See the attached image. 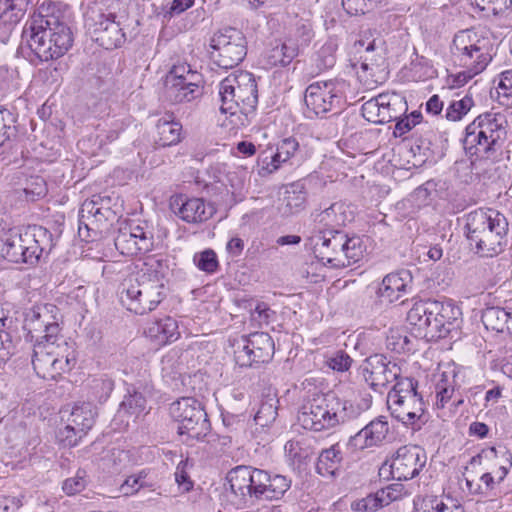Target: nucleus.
<instances>
[{
    "label": "nucleus",
    "mask_w": 512,
    "mask_h": 512,
    "mask_svg": "<svg viewBox=\"0 0 512 512\" xmlns=\"http://www.w3.org/2000/svg\"><path fill=\"white\" fill-rule=\"evenodd\" d=\"M23 329L33 342L32 365L44 380H59L78 361L76 348L62 339L59 309L50 303L32 306L24 316Z\"/></svg>",
    "instance_id": "f257e3e1"
},
{
    "label": "nucleus",
    "mask_w": 512,
    "mask_h": 512,
    "mask_svg": "<svg viewBox=\"0 0 512 512\" xmlns=\"http://www.w3.org/2000/svg\"><path fill=\"white\" fill-rule=\"evenodd\" d=\"M22 45H26L41 61L62 57L72 47L73 33L60 20L57 5L45 0L30 17L22 30Z\"/></svg>",
    "instance_id": "f03ea898"
},
{
    "label": "nucleus",
    "mask_w": 512,
    "mask_h": 512,
    "mask_svg": "<svg viewBox=\"0 0 512 512\" xmlns=\"http://www.w3.org/2000/svg\"><path fill=\"white\" fill-rule=\"evenodd\" d=\"M220 111L230 114L238 127L250 125L258 103V88L254 75L247 71L233 73L219 83Z\"/></svg>",
    "instance_id": "7ed1b4c3"
},
{
    "label": "nucleus",
    "mask_w": 512,
    "mask_h": 512,
    "mask_svg": "<svg viewBox=\"0 0 512 512\" xmlns=\"http://www.w3.org/2000/svg\"><path fill=\"white\" fill-rule=\"evenodd\" d=\"M466 236L476 252L484 257L499 254L507 242L508 221L497 210L479 208L466 216Z\"/></svg>",
    "instance_id": "20e7f679"
},
{
    "label": "nucleus",
    "mask_w": 512,
    "mask_h": 512,
    "mask_svg": "<svg viewBox=\"0 0 512 512\" xmlns=\"http://www.w3.org/2000/svg\"><path fill=\"white\" fill-rule=\"evenodd\" d=\"M507 133L508 120L504 113L485 112L467 125L463 145L470 155L494 159L501 152Z\"/></svg>",
    "instance_id": "39448f33"
},
{
    "label": "nucleus",
    "mask_w": 512,
    "mask_h": 512,
    "mask_svg": "<svg viewBox=\"0 0 512 512\" xmlns=\"http://www.w3.org/2000/svg\"><path fill=\"white\" fill-rule=\"evenodd\" d=\"M456 309L451 303L431 299H413L406 321L413 332L422 338H443L450 332L457 319Z\"/></svg>",
    "instance_id": "423d86ee"
},
{
    "label": "nucleus",
    "mask_w": 512,
    "mask_h": 512,
    "mask_svg": "<svg viewBox=\"0 0 512 512\" xmlns=\"http://www.w3.org/2000/svg\"><path fill=\"white\" fill-rule=\"evenodd\" d=\"M106 12L102 9H90L85 15V27L91 38L106 50L121 47L126 41L125 23L128 20L125 10L116 12L119 0H106Z\"/></svg>",
    "instance_id": "0eeeda50"
},
{
    "label": "nucleus",
    "mask_w": 512,
    "mask_h": 512,
    "mask_svg": "<svg viewBox=\"0 0 512 512\" xmlns=\"http://www.w3.org/2000/svg\"><path fill=\"white\" fill-rule=\"evenodd\" d=\"M348 419L346 402L334 394H317L309 399L298 415V422L315 432L332 430Z\"/></svg>",
    "instance_id": "6e6552de"
},
{
    "label": "nucleus",
    "mask_w": 512,
    "mask_h": 512,
    "mask_svg": "<svg viewBox=\"0 0 512 512\" xmlns=\"http://www.w3.org/2000/svg\"><path fill=\"white\" fill-rule=\"evenodd\" d=\"M117 293L121 306L136 315L154 311L166 297L164 284L159 280L139 281L134 275L121 281Z\"/></svg>",
    "instance_id": "1a4fd4ad"
},
{
    "label": "nucleus",
    "mask_w": 512,
    "mask_h": 512,
    "mask_svg": "<svg viewBox=\"0 0 512 512\" xmlns=\"http://www.w3.org/2000/svg\"><path fill=\"white\" fill-rule=\"evenodd\" d=\"M491 43L473 30L457 33L453 39L452 55L457 65L470 69L472 74L481 73L492 59Z\"/></svg>",
    "instance_id": "9d476101"
},
{
    "label": "nucleus",
    "mask_w": 512,
    "mask_h": 512,
    "mask_svg": "<svg viewBox=\"0 0 512 512\" xmlns=\"http://www.w3.org/2000/svg\"><path fill=\"white\" fill-rule=\"evenodd\" d=\"M114 246L123 256L142 259L154 249V235L145 220H119L114 235Z\"/></svg>",
    "instance_id": "9b49d317"
},
{
    "label": "nucleus",
    "mask_w": 512,
    "mask_h": 512,
    "mask_svg": "<svg viewBox=\"0 0 512 512\" xmlns=\"http://www.w3.org/2000/svg\"><path fill=\"white\" fill-rule=\"evenodd\" d=\"M417 387L416 380L405 377L398 380L387 395L391 415L405 425H414L425 412V404Z\"/></svg>",
    "instance_id": "f8f14e48"
},
{
    "label": "nucleus",
    "mask_w": 512,
    "mask_h": 512,
    "mask_svg": "<svg viewBox=\"0 0 512 512\" xmlns=\"http://www.w3.org/2000/svg\"><path fill=\"white\" fill-rule=\"evenodd\" d=\"M210 58L220 68L231 69L240 64L247 54L243 33L232 27L217 31L210 39Z\"/></svg>",
    "instance_id": "ddd939ff"
},
{
    "label": "nucleus",
    "mask_w": 512,
    "mask_h": 512,
    "mask_svg": "<svg viewBox=\"0 0 512 512\" xmlns=\"http://www.w3.org/2000/svg\"><path fill=\"white\" fill-rule=\"evenodd\" d=\"M345 83L338 80L317 81L305 90L304 102L308 117L323 116L326 113L341 109L345 99Z\"/></svg>",
    "instance_id": "4468645a"
},
{
    "label": "nucleus",
    "mask_w": 512,
    "mask_h": 512,
    "mask_svg": "<svg viewBox=\"0 0 512 512\" xmlns=\"http://www.w3.org/2000/svg\"><path fill=\"white\" fill-rule=\"evenodd\" d=\"M470 464L482 466L485 472L481 475L480 481L487 490H493L509 474L512 468V454L508 450L498 451L495 447H487L473 456Z\"/></svg>",
    "instance_id": "2eb2a0df"
},
{
    "label": "nucleus",
    "mask_w": 512,
    "mask_h": 512,
    "mask_svg": "<svg viewBox=\"0 0 512 512\" xmlns=\"http://www.w3.org/2000/svg\"><path fill=\"white\" fill-rule=\"evenodd\" d=\"M32 236L34 244L29 246L24 245L27 239H22L21 236L6 238L1 248L3 258L11 263H26L32 258L38 259L49 248L51 234L47 229L37 227L34 228Z\"/></svg>",
    "instance_id": "dca6fc26"
},
{
    "label": "nucleus",
    "mask_w": 512,
    "mask_h": 512,
    "mask_svg": "<svg viewBox=\"0 0 512 512\" xmlns=\"http://www.w3.org/2000/svg\"><path fill=\"white\" fill-rule=\"evenodd\" d=\"M243 345L234 351V359L240 367H252L268 363L274 355L275 345L266 332H254L242 336Z\"/></svg>",
    "instance_id": "f3484780"
},
{
    "label": "nucleus",
    "mask_w": 512,
    "mask_h": 512,
    "mask_svg": "<svg viewBox=\"0 0 512 512\" xmlns=\"http://www.w3.org/2000/svg\"><path fill=\"white\" fill-rule=\"evenodd\" d=\"M362 376L374 391H381L389 383L402 379L398 364L389 361L382 354L372 355L365 360Z\"/></svg>",
    "instance_id": "a211bd4d"
},
{
    "label": "nucleus",
    "mask_w": 512,
    "mask_h": 512,
    "mask_svg": "<svg viewBox=\"0 0 512 512\" xmlns=\"http://www.w3.org/2000/svg\"><path fill=\"white\" fill-rule=\"evenodd\" d=\"M426 463V455L418 446L400 447L389 465L393 479L406 481L416 477Z\"/></svg>",
    "instance_id": "6ab92c4d"
},
{
    "label": "nucleus",
    "mask_w": 512,
    "mask_h": 512,
    "mask_svg": "<svg viewBox=\"0 0 512 512\" xmlns=\"http://www.w3.org/2000/svg\"><path fill=\"white\" fill-rule=\"evenodd\" d=\"M169 205L179 218L188 223L206 221L212 216L214 210L202 198L188 197V194H172Z\"/></svg>",
    "instance_id": "aec40b11"
},
{
    "label": "nucleus",
    "mask_w": 512,
    "mask_h": 512,
    "mask_svg": "<svg viewBox=\"0 0 512 512\" xmlns=\"http://www.w3.org/2000/svg\"><path fill=\"white\" fill-rule=\"evenodd\" d=\"M171 414L178 422V433L188 435L191 438L198 437L197 426L204 419L205 413L196 400L182 398L171 406Z\"/></svg>",
    "instance_id": "412c9836"
},
{
    "label": "nucleus",
    "mask_w": 512,
    "mask_h": 512,
    "mask_svg": "<svg viewBox=\"0 0 512 512\" xmlns=\"http://www.w3.org/2000/svg\"><path fill=\"white\" fill-rule=\"evenodd\" d=\"M412 285L413 276L410 271H393L383 277L376 290V296L381 303L393 304L408 294Z\"/></svg>",
    "instance_id": "4be33fe9"
},
{
    "label": "nucleus",
    "mask_w": 512,
    "mask_h": 512,
    "mask_svg": "<svg viewBox=\"0 0 512 512\" xmlns=\"http://www.w3.org/2000/svg\"><path fill=\"white\" fill-rule=\"evenodd\" d=\"M389 431L387 418L377 417L352 436L348 446L354 451L380 446L386 440Z\"/></svg>",
    "instance_id": "5701e85b"
},
{
    "label": "nucleus",
    "mask_w": 512,
    "mask_h": 512,
    "mask_svg": "<svg viewBox=\"0 0 512 512\" xmlns=\"http://www.w3.org/2000/svg\"><path fill=\"white\" fill-rule=\"evenodd\" d=\"M341 239V231L338 229H328L320 232L314 238L313 252L315 257L325 265L339 268L337 260H339L338 253L342 245Z\"/></svg>",
    "instance_id": "b1692460"
},
{
    "label": "nucleus",
    "mask_w": 512,
    "mask_h": 512,
    "mask_svg": "<svg viewBox=\"0 0 512 512\" xmlns=\"http://www.w3.org/2000/svg\"><path fill=\"white\" fill-rule=\"evenodd\" d=\"M144 335L154 345L164 347L180 338L179 325L171 316L156 319L147 324Z\"/></svg>",
    "instance_id": "393cba45"
},
{
    "label": "nucleus",
    "mask_w": 512,
    "mask_h": 512,
    "mask_svg": "<svg viewBox=\"0 0 512 512\" xmlns=\"http://www.w3.org/2000/svg\"><path fill=\"white\" fill-rule=\"evenodd\" d=\"M341 238L342 245L338 253V267L345 268L360 262L366 253V245L363 238L356 234L349 235L343 231H341Z\"/></svg>",
    "instance_id": "a878e982"
},
{
    "label": "nucleus",
    "mask_w": 512,
    "mask_h": 512,
    "mask_svg": "<svg viewBox=\"0 0 512 512\" xmlns=\"http://www.w3.org/2000/svg\"><path fill=\"white\" fill-rule=\"evenodd\" d=\"M165 81V96L172 103L193 101L203 94V87L196 80Z\"/></svg>",
    "instance_id": "bb28decb"
},
{
    "label": "nucleus",
    "mask_w": 512,
    "mask_h": 512,
    "mask_svg": "<svg viewBox=\"0 0 512 512\" xmlns=\"http://www.w3.org/2000/svg\"><path fill=\"white\" fill-rule=\"evenodd\" d=\"M482 323L487 330L512 335V308L492 306L482 312Z\"/></svg>",
    "instance_id": "cd10ccee"
},
{
    "label": "nucleus",
    "mask_w": 512,
    "mask_h": 512,
    "mask_svg": "<svg viewBox=\"0 0 512 512\" xmlns=\"http://www.w3.org/2000/svg\"><path fill=\"white\" fill-rule=\"evenodd\" d=\"M415 512H464V508L450 495H425L415 503Z\"/></svg>",
    "instance_id": "c85d7f7f"
},
{
    "label": "nucleus",
    "mask_w": 512,
    "mask_h": 512,
    "mask_svg": "<svg viewBox=\"0 0 512 512\" xmlns=\"http://www.w3.org/2000/svg\"><path fill=\"white\" fill-rule=\"evenodd\" d=\"M317 219L323 226L336 229L351 222L353 220V212L345 203L336 202L319 213Z\"/></svg>",
    "instance_id": "c756f323"
},
{
    "label": "nucleus",
    "mask_w": 512,
    "mask_h": 512,
    "mask_svg": "<svg viewBox=\"0 0 512 512\" xmlns=\"http://www.w3.org/2000/svg\"><path fill=\"white\" fill-rule=\"evenodd\" d=\"M250 467L237 466L229 471L227 481L232 493L239 497L241 501L246 502L250 495Z\"/></svg>",
    "instance_id": "7c9ffc66"
},
{
    "label": "nucleus",
    "mask_w": 512,
    "mask_h": 512,
    "mask_svg": "<svg viewBox=\"0 0 512 512\" xmlns=\"http://www.w3.org/2000/svg\"><path fill=\"white\" fill-rule=\"evenodd\" d=\"M298 54V45L292 38H287L282 44L271 48L267 52L266 59L271 66H287Z\"/></svg>",
    "instance_id": "2f4dec72"
},
{
    "label": "nucleus",
    "mask_w": 512,
    "mask_h": 512,
    "mask_svg": "<svg viewBox=\"0 0 512 512\" xmlns=\"http://www.w3.org/2000/svg\"><path fill=\"white\" fill-rule=\"evenodd\" d=\"M341 460L342 455L339 445H332L320 453L316 470L323 477H333L340 468Z\"/></svg>",
    "instance_id": "473e14b6"
},
{
    "label": "nucleus",
    "mask_w": 512,
    "mask_h": 512,
    "mask_svg": "<svg viewBox=\"0 0 512 512\" xmlns=\"http://www.w3.org/2000/svg\"><path fill=\"white\" fill-rule=\"evenodd\" d=\"M156 130L158 135L156 143L159 146L167 147L176 145L181 140L182 125L173 119L166 117L160 118L157 121Z\"/></svg>",
    "instance_id": "72a5a7b5"
},
{
    "label": "nucleus",
    "mask_w": 512,
    "mask_h": 512,
    "mask_svg": "<svg viewBox=\"0 0 512 512\" xmlns=\"http://www.w3.org/2000/svg\"><path fill=\"white\" fill-rule=\"evenodd\" d=\"M31 0H0V26H13L24 16Z\"/></svg>",
    "instance_id": "f704fd0d"
},
{
    "label": "nucleus",
    "mask_w": 512,
    "mask_h": 512,
    "mask_svg": "<svg viewBox=\"0 0 512 512\" xmlns=\"http://www.w3.org/2000/svg\"><path fill=\"white\" fill-rule=\"evenodd\" d=\"M95 419L92 409L88 404H76L73 406L66 423L77 430L79 434L87 435L94 425Z\"/></svg>",
    "instance_id": "c9c22d12"
},
{
    "label": "nucleus",
    "mask_w": 512,
    "mask_h": 512,
    "mask_svg": "<svg viewBox=\"0 0 512 512\" xmlns=\"http://www.w3.org/2000/svg\"><path fill=\"white\" fill-rule=\"evenodd\" d=\"M291 481L282 475H270L266 471V483L263 485L260 499L278 500L289 490Z\"/></svg>",
    "instance_id": "e433bc0d"
},
{
    "label": "nucleus",
    "mask_w": 512,
    "mask_h": 512,
    "mask_svg": "<svg viewBox=\"0 0 512 512\" xmlns=\"http://www.w3.org/2000/svg\"><path fill=\"white\" fill-rule=\"evenodd\" d=\"M386 98L383 103L382 111H385L384 123L395 121L403 116L408 109V105L404 96L399 93H384Z\"/></svg>",
    "instance_id": "4c0bfd02"
},
{
    "label": "nucleus",
    "mask_w": 512,
    "mask_h": 512,
    "mask_svg": "<svg viewBox=\"0 0 512 512\" xmlns=\"http://www.w3.org/2000/svg\"><path fill=\"white\" fill-rule=\"evenodd\" d=\"M110 203L111 197L109 195L91 194V197L83 202L81 212L96 220H101V217H106L109 213Z\"/></svg>",
    "instance_id": "58836bf2"
},
{
    "label": "nucleus",
    "mask_w": 512,
    "mask_h": 512,
    "mask_svg": "<svg viewBox=\"0 0 512 512\" xmlns=\"http://www.w3.org/2000/svg\"><path fill=\"white\" fill-rule=\"evenodd\" d=\"M284 163L285 161L282 160L279 152L272 146H268L258 155L257 166L259 169V174L261 176L272 174L273 172L277 171Z\"/></svg>",
    "instance_id": "ea45409f"
},
{
    "label": "nucleus",
    "mask_w": 512,
    "mask_h": 512,
    "mask_svg": "<svg viewBox=\"0 0 512 512\" xmlns=\"http://www.w3.org/2000/svg\"><path fill=\"white\" fill-rule=\"evenodd\" d=\"M314 36L312 23L309 19L295 18L288 38H292L298 49L307 46Z\"/></svg>",
    "instance_id": "a19ab883"
},
{
    "label": "nucleus",
    "mask_w": 512,
    "mask_h": 512,
    "mask_svg": "<svg viewBox=\"0 0 512 512\" xmlns=\"http://www.w3.org/2000/svg\"><path fill=\"white\" fill-rule=\"evenodd\" d=\"M385 100L384 93H381L366 101L361 108L362 116L371 123L384 124L385 111H382V106Z\"/></svg>",
    "instance_id": "79ce46f5"
},
{
    "label": "nucleus",
    "mask_w": 512,
    "mask_h": 512,
    "mask_svg": "<svg viewBox=\"0 0 512 512\" xmlns=\"http://www.w3.org/2000/svg\"><path fill=\"white\" fill-rule=\"evenodd\" d=\"M474 106L471 95H465L459 100H453L445 111V118L449 121H460Z\"/></svg>",
    "instance_id": "37998d69"
},
{
    "label": "nucleus",
    "mask_w": 512,
    "mask_h": 512,
    "mask_svg": "<svg viewBox=\"0 0 512 512\" xmlns=\"http://www.w3.org/2000/svg\"><path fill=\"white\" fill-rule=\"evenodd\" d=\"M193 262L199 270L207 274H214L219 268L217 254L212 249H205L196 253Z\"/></svg>",
    "instance_id": "c03bdc74"
},
{
    "label": "nucleus",
    "mask_w": 512,
    "mask_h": 512,
    "mask_svg": "<svg viewBox=\"0 0 512 512\" xmlns=\"http://www.w3.org/2000/svg\"><path fill=\"white\" fill-rule=\"evenodd\" d=\"M192 466L193 464L189 462L188 458L181 460L176 466L174 473L175 482L182 493H187L194 487V482L189 473Z\"/></svg>",
    "instance_id": "a18cd8bd"
},
{
    "label": "nucleus",
    "mask_w": 512,
    "mask_h": 512,
    "mask_svg": "<svg viewBox=\"0 0 512 512\" xmlns=\"http://www.w3.org/2000/svg\"><path fill=\"white\" fill-rule=\"evenodd\" d=\"M479 10L493 16L504 15L511 7L512 0H470Z\"/></svg>",
    "instance_id": "49530a36"
},
{
    "label": "nucleus",
    "mask_w": 512,
    "mask_h": 512,
    "mask_svg": "<svg viewBox=\"0 0 512 512\" xmlns=\"http://www.w3.org/2000/svg\"><path fill=\"white\" fill-rule=\"evenodd\" d=\"M376 46L375 40L368 42L365 46L364 55L361 56V69L363 72H370L371 76L380 67L382 57L380 54L375 53Z\"/></svg>",
    "instance_id": "de8ad7c7"
},
{
    "label": "nucleus",
    "mask_w": 512,
    "mask_h": 512,
    "mask_svg": "<svg viewBox=\"0 0 512 512\" xmlns=\"http://www.w3.org/2000/svg\"><path fill=\"white\" fill-rule=\"evenodd\" d=\"M275 149L279 152L285 163L294 158L298 159V161L302 160V157H299L301 153L299 142L294 137L282 139Z\"/></svg>",
    "instance_id": "09e8293b"
},
{
    "label": "nucleus",
    "mask_w": 512,
    "mask_h": 512,
    "mask_svg": "<svg viewBox=\"0 0 512 512\" xmlns=\"http://www.w3.org/2000/svg\"><path fill=\"white\" fill-rule=\"evenodd\" d=\"M383 507L378 491L353 502L351 505L354 512H375Z\"/></svg>",
    "instance_id": "8fccbe9b"
},
{
    "label": "nucleus",
    "mask_w": 512,
    "mask_h": 512,
    "mask_svg": "<svg viewBox=\"0 0 512 512\" xmlns=\"http://www.w3.org/2000/svg\"><path fill=\"white\" fill-rule=\"evenodd\" d=\"M383 506H388L394 501L401 500L407 494L405 487L400 483L390 484L378 490Z\"/></svg>",
    "instance_id": "3c124183"
},
{
    "label": "nucleus",
    "mask_w": 512,
    "mask_h": 512,
    "mask_svg": "<svg viewBox=\"0 0 512 512\" xmlns=\"http://www.w3.org/2000/svg\"><path fill=\"white\" fill-rule=\"evenodd\" d=\"M85 436L79 434L75 428L66 423V425L59 429L56 438L60 445L64 447H75Z\"/></svg>",
    "instance_id": "603ef678"
},
{
    "label": "nucleus",
    "mask_w": 512,
    "mask_h": 512,
    "mask_svg": "<svg viewBox=\"0 0 512 512\" xmlns=\"http://www.w3.org/2000/svg\"><path fill=\"white\" fill-rule=\"evenodd\" d=\"M85 476V471L79 470L74 477L67 478L62 484L63 492L68 496H73L82 492L87 485Z\"/></svg>",
    "instance_id": "864d4df0"
},
{
    "label": "nucleus",
    "mask_w": 512,
    "mask_h": 512,
    "mask_svg": "<svg viewBox=\"0 0 512 512\" xmlns=\"http://www.w3.org/2000/svg\"><path fill=\"white\" fill-rule=\"evenodd\" d=\"M249 498L260 499L263 485L266 483V471L250 467Z\"/></svg>",
    "instance_id": "5fc2aeb1"
},
{
    "label": "nucleus",
    "mask_w": 512,
    "mask_h": 512,
    "mask_svg": "<svg viewBox=\"0 0 512 512\" xmlns=\"http://www.w3.org/2000/svg\"><path fill=\"white\" fill-rule=\"evenodd\" d=\"M147 473L142 470L137 474L128 476L120 486V492L124 496L135 495L143 486V480L146 478Z\"/></svg>",
    "instance_id": "6e6d98bb"
},
{
    "label": "nucleus",
    "mask_w": 512,
    "mask_h": 512,
    "mask_svg": "<svg viewBox=\"0 0 512 512\" xmlns=\"http://www.w3.org/2000/svg\"><path fill=\"white\" fill-rule=\"evenodd\" d=\"M342 6L349 15H364L376 6L369 0H342Z\"/></svg>",
    "instance_id": "4d7b16f0"
},
{
    "label": "nucleus",
    "mask_w": 512,
    "mask_h": 512,
    "mask_svg": "<svg viewBox=\"0 0 512 512\" xmlns=\"http://www.w3.org/2000/svg\"><path fill=\"white\" fill-rule=\"evenodd\" d=\"M353 359L344 351H337L334 355L327 358L326 364L329 368L337 372L348 371L352 365Z\"/></svg>",
    "instance_id": "13d9d810"
},
{
    "label": "nucleus",
    "mask_w": 512,
    "mask_h": 512,
    "mask_svg": "<svg viewBox=\"0 0 512 512\" xmlns=\"http://www.w3.org/2000/svg\"><path fill=\"white\" fill-rule=\"evenodd\" d=\"M198 74L192 71L190 65L187 64H179L174 65L166 76V81L176 82L175 80H196L198 78Z\"/></svg>",
    "instance_id": "bf43d9fd"
},
{
    "label": "nucleus",
    "mask_w": 512,
    "mask_h": 512,
    "mask_svg": "<svg viewBox=\"0 0 512 512\" xmlns=\"http://www.w3.org/2000/svg\"><path fill=\"white\" fill-rule=\"evenodd\" d=\"M272 314L273 311L270 307L266 303L260 302L251 312V321L255 322V326L259 327L262 325H268Z\"/></svg>",
    "instance_id": "052dcab7"
},
{
    "label": "nucleus",
    "mask_w": 512,
    "mask_h": 512,
    "mask_svg": "<svg viewBox=\"0 0 512 512\" xmlns=\"http://www.w3.org/2000/svg\"><path fill=\"white\" fill-rule=\"evenodd\" d=\"M5 114L8 116L10 122L14 121L9 111L0 110V146H3L15 133V127L5 122Z\"/></svg>",
    "instance_id": "680f3d73"
},
{
    "label": "nucleus",
    "mask_w": 512,
    "mask_h": 512,
    "mask_svg": "<svg viewBox=\"0 0 512 512\" xmlns=\"http://www.w3.org/2000/svg\"><path fill=\"white\" fill-rule=\"evenodd\" d=\"M318 61L317 66L320 69H329L335 65L336 59L334 54L332 53V47L330 45L323 46L318 52Z\"/></svg>",
    "instance_id": "e2e57ef3"
},
{
    "label": "nucleus",
    "mask_w": 512,
    "mask_h": 512,
    "mask_svg": "<svg viewBox=\"0 0 512 512\" xmlns=\"http://www.w3.org/2000/svg\"><path fill=\"white\" fill-rule=\"evenodd\" d=\"M498 88L506 97H512V69H507L499 74Z\"/></svg>",
    "instance_id": "0e129e2a"
},
{
    "label": "nucleus",
    "mask_w": 512,
    "mask_h": 512,
    "mask_svg": "<svg viewBox=\"0 0 512 512\" xmlns=\"http://www.w3.org/2000/svg\"><path fill=\"white\" fill-rule=\"evenodd\" d=\"M42 192V190H47V185L43 177L41 176H31L26 178L25 185L22 188V192Z\"/></svg>",
    "instance_id": "69168bd1"
},
{
    "label": "nucleus",
    "mask_w": 512,
    "mask_h": 512,
    "mask_svg": "<svg viewBox=\"0 0 512 512\" xmlns=\"http://www.w3.org/2000/svg\"><path fill=\"white\" fill-rule=\"evenodd\" d=\"M244 247L245 243L243 239L235 236L228 240L226 244V252L232 258L239 257L242 254Z\"/></svg>",
    "instance_id": "338daca9"
},
{
    "label": "nucleus",
    "mask_w": 512,
    "mask_h": 512,
    "mask_svg": "<svg viewBox=\"0 0 512 512\" xmlns=\"http://www.w3.org/2000/svg\"><path fill=\"white\" fill-rule=\"evenodd\" d=\"M476 276H477L478 280L481 282L482 289L491 288L496 284V281L493 277V271L491 268H488V267L480 268L476 272Z\"/></svg>",
    "instance_id": "774afa93"
}]
</instances>
